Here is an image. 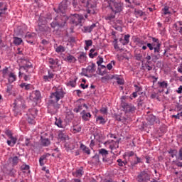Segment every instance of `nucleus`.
I'll use <instances>...</instances> for the list:
<instances>
[{"mask_svg": "<svg viewBox=\"0 0 182 182\" xmlns=\"http://www.w3.org/2000/svg\"><path fill=\"white\" fill-rule=\"evenodd\" d=\"M99 154L102 156V157H104L103 159H105L106 157V156H107L109 154V151H107L105 149H99Z\"/></svg>", "mask_w": 182, "mask_h": 182, "instance_id": "obj_31", "label": "nucleus"}, {"mask_svg": "<svg viewBox=\"0 0 182 182\" xmlns=\"http://www.w3.org/2000/svg\"><path fill=\"white\" fill-rule=\"evenodd\" d=\"M80 114L82 116V120H85V122L89 121V119H90V117H92V114H90V112H86V111H85V110H83L80 113Z\"/></svg>", "mask_w": 182, "mask_h": 182, "instance_id": "obj_18", "label": "nucleus"}, {"mask_svg": "<svg viewBox=\"0 0 182 182\" xmlns=\"http://www.w3.org/2000/svg\"><path fill=\"white\" fill-rule=\"evenodd\" d=\"M66 134H65V131H59L58 132V139L61 140V141H65L66 140Z\"/></svg>", "mask_w": 182, "mask_h": 182, "instance_id": "obj_25", "label": "nucleus"}, {"mask_svg": "<svg viewBox=\"0 0 182 182\" xmlns=\"http://www.w3.org/2000/svg\"><path fill=\"white\" fill-rule=\"evenodd\" d=\"M158 85L159 87H162V89H167L168 87V83L166 81L158 82Z\"/></svg>", "mask_w": 182, "mask_h": 182, "instance_id": "obj_33", "label": "nucleus"}, {"mask_svg": "<svg viewBox=\"0 0 182 182\" xmlns=\"http://www.w3.org/2000/svg\"><path fill=\"white\" fill-rule=\"evenodd\" d=\"M134 14H135V15H139V16H143L144 13L141 10H135Z\"/></svg>", "mask_w": 182, "mask_h": 182, "instance_id": "obj_54", "label": "nucleus"}, {"mask_svg": "<svg viewBox=\"0 0 182 182\" xmlns=\"http://www.w3.org/2000/svg\"><path fill=\"white\" fill-rule=\"evenodd\" d=\"M119 143H120V139H117L116 141L108 140L105 144H109V147L110 150H117V149H119Z\"/></svg>", "mask_w": 182, "mask_h": 182, "instance_id": "obj_10", "label": "nucleus"}, {"mask_svg": "<svg viewBox=\"0 0 182 182\" xmlns=\"http://www.w3.org/2000/svg\"><path fill=\"white\" fill-rule=\"evenodd\" d=\"M173 29L176 32H179L182 33V21H177L173 24Z\"/></svg>", "mask_w": 182, "mask_h": 182, "instance_id": "obj_16", "label": "nucleus"}, {"mask_svg": "<svg viewBox=\"0 0 182 182\" xmlns=\"http://www.w3.org/2000/svg\"><path fill=\"white\" fill-rule=\"evenodd\" d=\"M146 46L147 48H149V50H155L156 49V46H157V44L156 43H148L146 44Z\"/></svg>", "mask_w": 182, "mask_h": 182, "instance_id": "obj_37", "label": "nucleus"}, {"mask_svg": "<svg viewBox=\"0 0 182 182\" xmlns=\"http://www.w3.org/2000/svg\"><path fill=\"white\" fill-rule=\"evenodd\" d=\"M9 82H10L11 83L16 80V75H15V74H14L13 73H11L9 74Z\"/></svg>", "mask_w": 182, "mask_h": 182, "instance_id": "obj_38", "label": "nucleus"}, {"mask_svg": "<svg viewBox=\"0 0 182 182\" xmlns=\"http://www.w3.org/2000/svg\"><path fill=\"white\" fill-rule=\"evenodd\" d=\"M21 63L23 65L20 67L21 70H24L26 73H32V69H33V65L28 60H22Z\"/></svg>", "mask_w": 182, "mask_h": 182, "instance_id": "obj_6", "label": "nucleus"}, {"mask_svg": "<svg viewBox=\"0 0 182 182\" xmlns=\"http://www.w3.org/2000/svg\"><path fill=\"white\" fill-rule=\"evenodd\" d=\"M82 109H83V107L82 105H79L77 107L74 109V112L75 113H79V112H81Z\"/></svg>", "mask_w": 182, "mask_h": 182, "instance_id": "obj_51", "label": "nucleus"}, {"mask_svg": "<svg viewBox=\"0 0 182 182\" xmlns=\"http://www.w3.org/2000/svg\"><path fill=\"white\" fill-rule=\"evenodd\" d=\"M18 160H19V158H18V156H14L12 158L13 166H16V164H18Z\"/></svg>", "mask_w": 182, "mask_h": 182, "instance_id": "obj_49", "label": "nucleus"}, {"mask_svg": "<svg viewBox=\"0 0 182 182\" xmlns=\"http://www.w3.org/2000/svg\"><path fill=\"white\" fill-rule=\"evenodd\" d=\"M69 18L66 15L57 16L55 20L50 23V26L53 28H64Z\"/></svg>", "mask_w": 182, "mask_h": 182, "instance_id": "obj_3", "label": "nucleus"}, {"mask_svg": "<svg viewBox=\"0 0 182 182\" xmlns=\"http://www.w3.org/2000/svg\"><path fill=\"white\" fill-rule=\"evenodd\" d=\"M86 8L87 14H89L90 15H95V14H96V6H95L94 4H91L90 3V4H88Z\"/></svg>", "mask_w": 182, "mask_h": 182, "instance_id": "obj_13", "label": "nucleus"}, {"mask_svg": "<svg viewBox=\"0 0 182 182\" xmlns=\"http://www.w3.org/2000/svg\"><path fill=\"white\" fill-rule=\"evenodd\" d=\"M8 8L6 6L3 9H0V21H2V18L5 16V11H6Z\"/></svg>", "mask_w": 182, "mask_h": 182, "instance_id": "obj_41", "label": "nucleus"}, {"mask_svg": "<svg viewBox=\"0 0 182 182\" xmlns=\"http://www.w3.org/2000/svg\"><path fill=\"white\" fill-rule=\"evenodd\" d=\"M11 140L7 141V144L9 146H11V147H14L15 144H16V141L18 140L16 138L11 136L9 138Z\"/></svg>", "mask_w": 182, "mask_h": 182, "instance_id": "obj_23", "label": "nucleus"}, {"mask_svg": "<svg viewBox=\"0 0 182 182\" xmlns=\"http://www.w3.org/2000/svg\"><path fill=\"white\" fill-rule=\"evenodd\" d=\"M80 149L81 150H82L84 153H86V154H90V149L87 146H86L85 144H81Z\"/></svg>", "mask_w": 182, "mask_h": 182, "instance_id": "obj_29", "label": "nucleus"}, {"mask_svg": "<svg viewBox=\"0 0 182 182\" xmlns=\"http://www.w3.org/2000/svg\"><path fill=\"white\" fill-rule=\"evenodd\" d=\"M73 5L75 11H79V9H76L77 6H79V0H73Z\"/></svg>", "mask_w": 182, "mask_h": 182, "instance_id": "obj_50", "label": "nucleus"}, {"mask_svg": "<svg viewBox=\"0 0 182 182\" xmlns=\"http://www.w3.org/2000/svg\"><path fill=\"white\" fill-rule=\"evenodd\" d=\"M14 43L16 46H19L21 43H22V38H18V37H14Z\"/></svg>", "mask_w": 182, "mask_h": 182, "instance_id": "obj_39", "label": "nucleus"}, {"mask_svg": "<svg viewBox=\"0 0 182 182\" xmlns=\"http://www.w3.org/2000/svg\"><path fill=\"white\" fill-rule=\"evenodd\" d=\"M85 45L87 48H89V46H92V45H93V41H92V40H86Z\"/></svg>", "mask_w": 182, "mask_h": 182, "instance_id": "obj_57", "label": "nucleus"}, {"mask_svg": "<svg viewBox=\"0 0 182 182\" xmlns=\"http://www.w3.org/2000/svg\"><path fill=\"white\" fill-rule=\"evenodd\" d=\"M146 120L150 123V124H154V122H156V116L153 114L148 115L146 117Z\"/></svg>", "mask_w": 182, "mask_h": 182, "instance_id": "obj_26", "label": "nucleus"}, {"mask_svg": "<svg viewBox=\"0 0 182 182\" xmlns=\"http://www.w3.org/2000/svg\"><path fill=\"white\" fill-rule=\"evenodd\" d=\"M136 180L137 182H150L151 174L147 170L141 171L137 173Z\"/></svg>", "mask_w": 182, "mask_h": 182, "instance_id": "obj_5", "label": "nucleus"}, {"mask_svg": "<svg viewBox=\"0 0 182 182\" xmlns=\"http://www.w3.org/2000/svg\"><path fill=\"white\" fill-rule=\"evenodd\" d=\"M97 122H100V124H106V119H105V118H103L102 116L97 117Z\"/></svg>", "mask_w": 182, "mask_h": 182, "instance_id": "obj_42", "label": "nucleus"}, {"mask_svg": "<svg viewBox=\"0 0 182 182\" xmlns=\"http://www.w3.org/2000/svg\"><path fill=\"white\" fill-rule=\"evenodd\" d=\"M76 177H82L83 176V170L82 169H78L75 172Z\"/></svg>", "mask_w": 182, "mask_h": 182, "instance_id": "obj_48", "label": "nucleus"}, {"mask_svg": "<svg viewBox=\"0 0 182 182\" xmlns=\"http://www.w3.org/2000/svg\"><path fill=\"white\" fill-rule=\"evenodd\" d=\"M151 39H152V42L156 44V46L155 47V52H159L160 50V46H161V43H160V41L159 40V38H156L154 37H152Z\"/></svg>", "mask_w": 182, "mask_h": 182, "instance_id": "obj_20", "label": "nucleus"}, {"mask_svg": "<svg viewBox=\"0 0 182 182\" xmlns=\"http://www.w3.org/2000/svg\"><path fill=\"white\" fill-rule=\"evenodd\" d=\"M67 9H68V6L64 4H60L58 6V9L54 8L55 12H56L57 14H60V15H65V12H66Z\"/></svg>", "mask_w": 182, "mask_h": 182, "instance_id": "obj_11", "label": "nucleus"}, {"mask_svg": "<svg viewBox=\"0 0 182 182\" xmlns=\"http://www.w3.org/2000/svg\"><path fill=\"white\" fill-rule=\"evenodd\" d=\"M126 156L129 157V161H130V157H133V156H134V152L133 151H129L126 154Z\"/></svg>", "mask_w": 182, "mask_h": 182, "instance_id": "obj_58", "label": "nucleus"}, {"mask_svg": "<svg viewBox=\"0 0 182 182\" xmlns=\"http://www.w3.org/2000/svg\"><path fill=\"white\" fill-rule=\"evenodd\" d=\"M135 158L136 159V161H130L132 166H136V164H139V163H141V159H140L137 155L135 154Z\"/></svg>", "mask_w": 182, "mask_h": 182, "instance_id": "obj_36", "label": "nucleus"}, {"mask_svg": "<svg viewBox=\"0 0 182 182\" xmlns=\"http://www.w3.org/2000/svg\"><path fill=\"white\" fill-rule=\"evenodd\" d=\"M64 60L65 62H68V63H75V62H76V60H77L76 59V58H75V56L68 53L67 54L66 57L64 58Z\"/></svg>", "mask_w": 182, "mask_h": 182, "instance_id": "obj_15", "label": "nucleus"}, {"mask_svg": "<svg viewBox=\"0 0 182 182\" xmlns=\"http://www.w3.org/2000/svg\"><path fill=\"white\" fill-rule=\"evenodd\" d=\"M102 6L109 11V14L105 17V21H109V22L114 21L116 15L122 14L124 9V4L117 0H104Z\"/></svg>", "mask_w": 182, "mask_h": 182, "instance_id": "obj_1", "label": "nucleus"}, {"mask_svg": "<svg viewBox=\"0 0 182 182\" xmlns=\"http://www.w3.org/2000/svg\"><path fill=\"white\" fill-rule=\"evenodd\" d=\"M2 74H3V77H5L6 76V73H8V68L6 67L5 68H4L2 70Z\"/></svg>", "mask_w": 182, "mask_h": 182, "instance_id": "obj_62", "label": "nucleus"}, {"mask_svg": "<svg viewBox=\"0 0 182 182\" xmlns=\"http://www.w3.org/2000/svg\"><path fill=\"white\" fill-rule=\"evenodd\" d=\"M113 159H114V156L109 158H103L102 161L104 163H107V164H113Z\"/></svg>", "mask_w": 182, "mask_h": 182, "instance_id": "obj_35", "label": "nucleus"}, {"mask_svg": "<svg viewBox=\"0 0 182 182\" xmlns=\"http://www.w3.org/2000/svg\"><path fill=\"white\" fill-rule=\"evenodd\" d=\"M46 157H48V156L46 155H43L40 157L39 159L40 166H45V163H46Z\"/></svg>", "mask_w": 182, "mask_h": 182, "instance_id": "obj_32", "label": "nucleus"}, {"mask_svg": "<svg viewBox=\"0 0 182 182\" xmlns=\"http://www.w3.org/2000/svg\"><path fill=\"white\" fill-rule=\"evenodd\" d=\"M177 159L178 160H182V148H181L178 151Z\"/></svg>", "mask_w": 182, "mask_h": 182, "instance_id": "obj_60", "label": "nucleus"}, {"mask_svg": "<svg viewBox=\"0 0 182 182\" xmlns=\"http://www.w3.org/2000/svg\"><path fill=\"white\" fill-rule=\"evenodd\" d=\"M125 2L127 4H134V5L139 6L140 3L137 1V0H125Z\"/></svg>", "mask_w": 182, "mask_h": 182, "instance_id": "obj_47", "label": "nucleus"}, {"mask_svg": "<svg viewBox=\"0 0 182 182\" xmlns=\"http://www.w3.org/2000/svg\"><path fill=\"white\" fill-rule=\"evenodd\" d=\"M100 112L102 113V114H107V107H102Z\"/></svg>", "mask_w": 182, "mask_h": 182, "instance_id": "obj_61", "label": "nucleus"}, {"mask_svg": "<svg viewBox=\"0 0 182 182\" xmlns=\"http://www.w3.org/2000/svg\"><path fill=\"white\" fill-rule=\"evenodd\" d=\"M161 50L159 47V51L156 52V50H154V53H151V58H152V61L156 62V60H159V59H161V55L160 54Z\"/></svg>", "mask_w": 182, "mask_h": 182, "instance_id": "obj_17", "label": "nucleus"}, {"mask_svg": "<svg viewBox=\"0 0 182 182\" xmlns=\"http://www.w3.org/2000/svg\"><path fill=\"white\" fill-rule=\"evenodd\" d=\"M78 4L80 6H85V8L90 4L87 0H78Z\"/></svg>", "mask_w": 182, "mask_h": 182, "instance_id": "obj_34", "label": "nucleus"}, {"mask_svg": "<svg viewBox=\"0 0 182 182\" xmlns=\"http://www.w3.org/2000/svg\"><path fill=\"white\" fill-rule=\"evenodd\" d=\"M134 86L135 87V92H136V93H139V92H141V90H143V88H141V87H139V85H134Z\"/></svg>", "mask_w": 182, "mask_h": 182, "instance_id": "obj_59", "label": "nucleus"}, {"mask_svg": "<svg viewBox=\"0 0 182 182\" xmlns=\"http://www.w3.org/2000/svg\"><path fill=\"white\" fill-rule=\"evenodd\" d=\"M41 144L44 147H47V146H49L50 144V140L48 138H43V136H41Z\"/></svg>", "mask_w": 182, "mask_h": 182, "instance_id": "obj_24", "label": "nucleus"}, {"mask_svg": "<svg viewBox=\"0 0 182 182\" xmlns=\"http://www.w3.org/2000/svg\"><path fill=\"white\" fill-rule=\"evenodd\" d=\"M38 115V110L36 109H29V114L27 119V122L29 124H35L36 122L35 121V117Z\"/></svg>", "mask_w": 182, "mask_h": 182, "instance_id": "obj_8", "label": "nucleus"}, {"mask_svg": "<svg viewBox=\"0 0 182 182\" xmlns=\"http://www.w3.org/2000/svg\"><path fill=\"white\" fill-rule=\"evenodd\" d=\"M24 146H26L27 147H32V142H31V139H26Z\"/></svg>", "mask_w": 182, "mask_h": 182, "instance_id": "obj_46", "label": "nucleus"}, {"mask_svg": "<svg viewBox=\"0 0 182 182\" xmlns=\"http://www.w3.org/2000/svg\"><path fill=\"white\" fill-rule=\"evenodd\" d=\"M48 75H44L43 77L45 82H50L53 77H55V74L52 73L50 70L48 71Z\"/></svg>", "mask_w": 182, "mask_h": 182, "instance_id": "obj_19", "label": "nucleus"}, {"mask_svg": "<svg viewBox=\"0 0 182 182\" xmlns=\"http://www.w3.org/2000/svg\"><path fill=\"white\" fill-rule=\"evenodd\" d=\"M55 124L58 127L63 129V121L60 118H55Z\"/></svg>", "mask_w": 182, "mask_h": 182, "instance_id": "obj_27", "label": "nucleus"}, {"mask_svg": "<svg viewBox=\"0 0 182 182\" xmlns=\"http://www.w3.org/2000/svg\"><path fill=\"white\" fill-rule=\"evenodd\" d=\"M30 100H32L33 102H38V100H41L42 98V95L41 94V91L39 90H36L33 91L30 94Z\"/></svg>", "mask_w": 182, "mask_h": 182, "instance_id": "obj_9", "label": "nucleus"}, {"mask_svg": "<svg viewBox=\"0 0 182 182\" xmlns=\"http://www.w3.org/2000/svg\"><path fill=\"white\" fill-rule=\"evenodd\" d=\"M134 58L136 60L141 62V59H143V55H141V53H136Z\"/></svg>", "mask_w": 182, "mask_h": 182, "instance_id": "obj_45", "label": "nucleus"}, {"mask_svg": "<svg viewBox=\"0 0 182 182\" xmlns=\"http://www.w3.org/2000/svg\"><path fill=\"white\" fill-rule=\"evenodd\" d=\"M97 55H98L97 52H96L95 53H89V56H90V58H91V59H93V58L97 56Z\"/></svg>", "mask_w": 182, "mask_h": 182, "instance_id": "obj_64", "label": "nucleus"}, {"mask_svg": "<svg viewBox=\"0 0 182 182\" xmlns=\"http://www.w3.org/2000/svg\"><path fill=\"white\" fill-rule=\"evenodd\" d=\"M129 39H130V35L127 34L124 36V40L123 38H120L119 42H121V43L124 46L128 45L129 42H130Z\"/></svg>", "mask_w": 182, "mask_h": 182, "instance_id": "obj_22", "label": "nucleus"}, {"mask_svg": "<svg viewBox=\"0 0 182 182\" xmlns=\"http://www.w3.org/2000/svg\"><path fill=\"white\" fill-rule=\"evenodd\" d=\"M168 154H170V156L172 157V159H174V157L177 158V150L171 149L168 151Z\"/></svg>", "mask_w": 182, "mask_h": 182, "instance_id": "obj_40", "label": "nucleus"}, {"mask_svg": "<svg viewBox=\"0 0 182 182\" xmlns=\"http://www.w3.org/2000/svg\"><path fill=\"white\" fill-rule=\"evenodd\" d=\"M65 97V92L63 90L58 89L54 92H51L50 98L48 102V112L50 114H56L62 106V101H60L61 99Z\"/></svg>", "mask_w": 182, "mask_h": 182, "instance_id": "obj_2", "label": "nucleus"}, {"mask_svg": "<svg viewBox=\"0 0 182 182\" xmlns=\"http://www.w3.org/2000/svg\"><path fill=\"white\" fill-rule=\"evenodd\" d=\"M68 86H71V87H75L76 86V79L73 81H70L68 83Z\"/></svg>", "mask_w": 182, "mask_h": 182, "instance_id": "obj_52", "label": "nucleus"}, {"mask_svg": "<svg viewBox=\"0 0 182 182\" xmlns=\"http://www.w3.org/2000/svg\"><path fill=\"white\" fill-rule=\"evenodd\" d=\"M86 53H81L78 57V60L80 63H83L84 62H86Z\"/></svg>", "mask_w": 182, "mask_h": 182, "instance_id": "obj_28", "label": "nucleus"}, {"mask_svg": "<svg viewBox=\"0 0 182 182\" xmlns=\"http://www.w3.org/2000/svg\"><path fill=\"white\" fill-rule=\"evenodd\" d=\"M96 26V23H92L91 26H85L82 28V32L85 33H90Z\"/></svg>", "mask_w": 182, "mask_h": 182, "instance_id": "obj_14", "label": "nucleus"}, {"mask_svg": "<svg viewBox=\"0 0 182 182\" xmlns=\"http://www.w3.org/2000/svg\"><path fill=\"white\" fill-rule=\"evenodd\" d=\"M121 106L122 107V110L125 112V113H134V112H136V107H134V105H133L132 104L126 102L124 100H126V96H122L121 97Z\"/></svg>", "mask_w": 182, "mask_h": 182, "instance_id": "obj_4", "label": "nucleus"}, {"mask_svg": "<svg viewBox=\"0 0 182 182\" xmlns=\"http://www.w3.org/2000/svg\"><path fill=\"white\" fill-rule=\"evenodd\" d=\"M118 163V166H119V167H124L123 164H124V162H123V161L120 159H119L117 161Z\"/></svg>", "mask_w": 182, "mask_h": 182, "instance_id": "obj_63", "label": "nucleus"}, {"mask_svg": "<svg viewBox=\"0 0 182 182\" xmlns=\"http://www.w3.org/2000/svg\"><path fill=\"white\" fill-rule=\"evenodd\" d=\"M20 87H21V89H24V90H31L33 89V85L31 84H27L26 82H23L20 85Z\"/></svg>", "mask_w": 182, "mask_h": 182, "instance_id": "obj_21", "label": "nucleus"}, {"mask_svg": "<svg viewBox=\"0 0 182 182\" xmlns=\"http://www.w3.org/2000/svg\"><path fill=\"white\" fill-rule=\"evenodd\" d=\"M81 130L82 127H80V126H74L73 128V132H74V133H79Z\"/></svg>", "mask_w": 182, "mask_h": 182, "instance_id": "obj_44", "label": "nucleus"}, {"mask_svg": "<svg viewBox=\"0 0 182 182\" xmlns=\"http://www.w3.org/2000/svg\"><path fill=\"white\" fill-rule=\"evenodd\" d=\"M84 17L82 15L79 14H74L70 17V23H73V25H75V26H77V25H80L84 21Z\"/></svg>", "mask_w": 182, "mask_h": 182, "instance_id": "obj_7", "label": "nucleus"}, {"mask_svg": "<svg viewBox=\"0 0 182 182\" xmlns=\"http://www.w3.org/2000/svg\"><path fill=\"white\" fill-rule=\"evenodd\" d=\"M117 83L118 85H124V80L122 77H119L118 80H117Z\"/></svg>", "mask_w": 182, "mask_h": 182, "instance_id": "obj_55", "label": "nucleus"}, {"mask_svg": "<svg viewBox=\"0 0 182 182\" xmlns=\"http://www.w3.org/2000/svg\"><path fill=\"white\" fill-rule=\"evenodd\" d=\"M65 50H66V48H65L63 46H62V45L58 46L55 48V52H56L57 53H63V52H65Z\"/></svg>", "mask_w": 182, "mask_h": 182, "instance_id": "obj_30", "label": "nucleus"}, {"mask_svg": "<svg viewBox=\"0 0 182 182\" xmlns=\"http://www.w3.org/2000/svg\"><path fill=\"white\" fill-rule=\"evenodd\" d=\"M101 79H102V82H107V80H110V79H112V78H111V76H109V75H105V76L102 77Z\"/></svg>", "mask_w": 182, "mask_h": 182, "instance_id": "obj_56", "label": "nucleus"}, {"mask_svg": "<svg viewBox=\"0 0 182 182\" xmlns=\"http://www.w3.org/2000/svg\"><path fill=\"white\" fill-rule=\"evenodd\" d=\"M48 63L50 65H59V60L58 59L49 58Z\"/></svg>", "mask_w": 182, "mask_h": 182, "instance_id": "obj_43", "label": "nucleus"}, {"mask_svg": "<svg viewBox=\"0 0 182 182\" xmlns=\"http://www.w3.org/2000/svg\"><path fill=\"white\" fill-rule=\"evenodd\" d=\"M48 28L46 26H38V30L41 32H46Z\"/></svg>", "mask_w": 182, "mask_h": 182, "instance_id": "obj_53", "label": "nucleus"}, {"mask_svg": "<svg viewBox=\"0 0 182 182\" xmlns=\"http://www.w3.org/2000/svg\"><path fill=\"white\" fill-rule=\"evenodd\" d=\"M83 72H87L88 73H95L96 72V64L95 63H90L86 69H82Z\"/></svg>", "mask_w": 182, "mask_h": 182, "instance_id": "obj_12", "label": "nucleus"}]
</instances>
